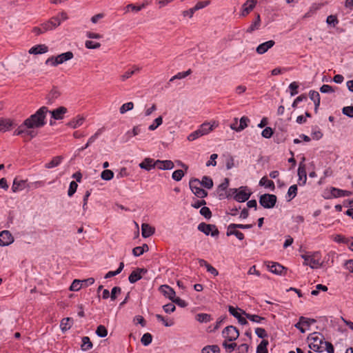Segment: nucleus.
I'll use <instances>...</instances> for the list:
<instances>
[{
	"mask_svg": "<svg viewBox=\"0 0 353 353\" xmlns=\"http://www.w3.org/2000/svg\"><path fill=\"white\" fill-rule=\"evenodd\" d=\"M49 110L46 106L40 108L34 114L25 119L23 122L15 130L14 134L21 137H35L37 132L35 128H40L46 123V118Z\"/></svg>",
	"mask_w": 353,
	"mask_h": 353,
	"instance_id": "obj_1",
	"label": "nucleus"
},
{
	"mask_svg": "<svg viewBox=\"0 0 353 353\" xmlns=\"http://www.w3.org/2000/svg\"><path fill=\"white\" fill-rule=\"evenodd\" d=\"M304 259L303 265H309L312 269H316L322 266L321 254L319 252H310L301 255Z\"/></svg>",
	"mask_w": 353,
	"mask_h": 353,
	"instance_id": "obj_2",
	"label": "nucleus"
},
{
	"mask_svg": "<svg viewBox=\"0 0 353 353\" xmlns=\"http://www.w3.org/2000/svg\"><path fill=\"white\" fill-rule=\"evenodd\" d=\"M307 340L310 342L309 347L310 349L318 352L324 351V348L322 346L324 343V337L321 334L314 332L310 334Z\"/></svg>",
	"mask_w": 353,
	"mask_h": 353,
	"instance_id": "obj_3",
	"label": "nucleus"
},
{
	"mask_svg": "<svg viewBox=\"0 0 353 353\" xmlns=\"http://www.w3.org/2000/svg\"><path fill=\"white\" fill-rule=\"evenodd\" d=\"M74 57V54L71 51H68L57 56H52L48 58L46 61V65H50L51 66L56 67L59 64H62L67 61L72 59Z\"/></svg>",
	"mask_w": 353,
	"mask_h": 353,
	"instance_id": "obj_4",
	"label": "nucleus"
},
{
	"mask_svg": "<svg viewBox=\"0 0 353 353\" xmlns=\"http://www.w3.org/2000/svg\"><path fill=\"white\" fill-rule=\"evenodd\" d=\"M190 188L195 196L203 199L208 195V192L201 188V182L197 179H193L190 181Z\"/></svg>",
	"mask_w": 353,
	"mask_h": 353,
	"instance_id": "obj_5",
	"label": "nucleus"
},
{
	"mask_svg": "<svg viewBox=\"0 0 353 353\" xmlns=\"http://www.w3.org/2000/svg\"><path fill=\"white\" fill-rule=\"evenodd\" d=\"M222 336L225 341H234L239 336V332L236 327L230 325L223 329Z\"/></svg>",
	"mask_w": 353,
	"mask_h": 353,
	"instance_id": "obj_6",
	"label": "nucleus"
},
{
	"mask_svg": "<svg viewBox=\"0 0 353 353\" xmlns=\"http://www.w3.org/2000/svg\"><path fill=\"white\" fill-rule=\"evenodd\" d=\"M276 202V196L274 194H265L260 196L259 203L265 208H273Z\"/></svg>",
	"mask_w": 353,
	"mask_h": 353,
	"instance_id": "obj_7",
	"label": "nucleus"
},
{
	"mask_svg": "<svg viewBox=\"0 0 353 353\" xmlns=\"http://www.w3.org/2000/svg\"><path fill=\"white\" fill-rule=\"evenodd\" d=\"M198 230L206 235L211 234L212 236H218L219 230L214 225L201 223L198 225Z\"/></svg>",
	"mask_w": 353,
	"mask_h": 353,
	"instance_id": "obj_8",
	"label": "nucleus"
},
{
	"mask_svg": "<svg viewBox=\"0 0 353 353\" xmlns=\"http://www.w3.org/2000/svg\"><path fill=\"white\" fill-rule=\"evenodd\" d=\"M251 192L248 190L247 187H241L239 191L234 196V199L238 202H244L250 198Z\"/></svg>",
	"mask_w": 353,
	"mask_h": 353,
	"instance_id": "obj_9",
	"label": "nucleus"
},
{
	"mask_svg": "<svg viewBox=\"0 0 353 353\" xmlns=\"http://www.w3.org/2000/svg\"><path fill=\"white\" fill-rule=\"evenodd\" d=\"M14 241L12 234L8 230H3L0 232V245H9Z\"/></svg>",
	"mask_w": 353,
	"mask_h": 353,
	"instance_id": "obj_10",
	"label": "nucleus"
},
{
	"mask_svg": "<svg viewBox=\"0 0 353 353\" xmlns=\"http://www.w3.org/2000/svg\"><path fill=\"white\" fill-rule=\"evenodd\" d=\"M256 3V0H248L245 1L242 6L241 15L242 17L247 16L255 8Z\"/></svg>",
	"mask_w": 353,
	"mask_h": 353,
	"instance_id": "obj_11",
	"label": "nucleus"
},
{
	"mask_svg": "<svg viewBox=\"0 0 353 353\" xmlns=\"http://www.w3.org/2000/svg\"><path fill=\"white\" fill-rule=\"evenodd\" d=\"M147 270L144 268H137L130 274L128 280L130 283H134L142 278V274H145Z\"/></svg>",
	"mask_w": 353,
	"mask_h": 353,
	"instance_id": "obj_12",
	"label": "nucleus"
},
{
	"mask_svg": "<svg viewBox=\"0 0 353 353\" xmlns=\"http://www.w3.org/2000/svg\"><path fill=\"white\" fill-rule=\"evenodd\" d=\"M159 291L161 293L163 294L166 298L172 301L173 299L176 296V293L174 290L167 285H162L159 287Z\"/></svg>",
	"mask_w": 353,
	"mask_h": 353,
	"instance_id": "obj_13",
	"label": "nucleus"
},
{
	"mask_svg": "<svg viewBox=\"0 0 353 353\" xmlns=\"http://www.w3.org/2000/svg\"><path fill=\"white\" fill-rule=\"evenodd\" d=\"M234 226H236L235 223H231L228 225L226 233L227 236L234 235L238 239L243 240L244 239V234L241 232L237 230L236 229L239 228Z\"/></svg>",
	"mask_w": 353,
	"mask_h": 353,
	"instance_id": "obj_14",
	"label": "nucleus"
},
{
	"mask_svg": "<svg viewBox=\"0 0 353 353\" xmlns=\"http://www.w3.org/2000/svg\"><path fill=\"white\" fill-rule=\"evenodd\" d=\"M274 44H275V42L273 40H270L266 42H264L257 46V48L256 49V52L259 54H263L265 53L266 52H268V50L269 49L272 48L274 46Z\"/></svg>",
	"mask_w": 353,
	"mask_h": 353,
	"instance_id": "obj_15",
	"label": "nucleus"
},
{
	"mask_svg": "<svg viewBox=\"0 0 353 353\" xmlns=\"http://www.w3.org/2000/svg\"><path fill=\"white\" fill-rule=\"evenodd\" d=\"M48 52V47L45 44H39L34 46L30 48L28 50L29 54H42Z\"/></svg>",
	"mask_w": 353,
	"mask_h": 353,
	"instance_id": "obj_16",
	"label": "nucleus"
},
{
	"mask_svg": "<svg viewBox=\"0 0 353 353\" xmlns=\"http://www.w3.org/2000/svg\"><path fill=\"white\" fill-rule=\"evenodd\" d=\"M268 268L270 272L274 274L279 275H285L286 274L287 269L277 263L272 262L271 265H268Z\"/></svg>",
	"mask_w": 353,
	"mask_h": 353,
	"instance_id": "obj_17",
	"label": "nucleus"
},
{
	"mask_svg": "<svg viewBox=\"0 0 353 353\" xmlns=\"http://www.w3.org/2000/svg\"><path fill=\"white\" fill-rule=\"evenodd\" d=\"M13 125V120L8 118H0V132H6L10 130Z\"/></svg>",
	"mask_w": 353,
	"mask_h": 353,
	"instance_id": "obj_18",
	"label": "nucleus"
},
{
	"mask_svg": "<svg viewBox=\"0 0 353 353\" xmlns=\"http://www.w3.org/2000/svg\"><path fill=\"white\" fill-rule=\"evenodd\" d=\"M48 112L51 114L52 117L54 119L59 120L63 118L64 114L67 112V108L61 106L52 111L49 110Z\"/></svg>",
	"mask_w": 353,
	"mask_h": 353,
	"instance_id": "obj_19",
	"label": "nucleus"
},
{
	"mask_svg": "<svg viewBox=\"0 0 353 353\" xmlns=\"http://www.w3.org/2000/svg\"><path fill=\"white\" fill-rule=\"evenodd\" d=\"M26 187V181L19 179L18 178H15L13 181V184L12 186V190L14 192H17L19 191H21L24 190Z\"/></svg>",
	"mask_w": 353,
	"mask_h": 353,
	"instance_id": "obj_20",
	"label": "nucleus"
},
{
	"mask_svg": "<svg viewBox=\"0 0 353 353\" xmlns=\"http://www.w3.org/2000/svg\"><path fill=\"white\" fill-rule=\"evenodd\" d=\"M156 166L160 170H171L174 168V163L170 160H157Z\"/></svg>",
	"mask_w": 353,
	"mask_h": 353,
	"instance_id": "obj_21",
	"label": "nucleus"
},
{
	"mask_svg": "<svg viewBox=\"0 0 353 353\" xmlns=\"http://www.w3.org/2000/svg\"><path fill=\"white\" fill-rule=\"evenodd\" d=\"M299 180L302 181L301 185H305L307 181L305 165L301 162L298 168Z\"/></svg>",
	"mask_w": 353,
	"mask_h": 353,
	"instance_id": "obj_22",
	"label": "nucleus"
},
{
	"mask_svg": "<svg viewBox=\"0 0 353 353\" xmlns=\"http://www.w3.org/2000/svg\"><path fill=\"white\" fill-rule=\"evenodd\" d=\"M154 228L148 223H143L141 225V234L144 238L152 236L154 233Z\"/></svg>",
	"mask_w": 353,
	"mask_h": 353,
	"instance_id": "obj_23",
	"label": "nucleus"
},
{
	"mask_svg": "<svg viewBox=\"0 0 353 353\" xmlns=\"http://www.w3.org/2000/svg\"><path fill=\"white\" fill-rule=\"evenodd\" d=\"M330 193L334 197L349 196L352 195V192L350 191L343 190L336 188H332Z\"/></svg>",
	"mask_w": 353,
	"mask_h": 353,
	"instance_id": "obj_24",
	"label": "nucleus"
},
{
	"mask_svg": "<svg viewBox=\"0 0 353 353\" xmlns=\"http://www.w3.org/2000/svg\"><path fill=\"white\" fill-rule=\"evenodd\" d=\"M139 166L142 169H145L146 170H150L152 168L157 167L156 161H154L153 159L150 158L145 159L140 164Z\"/></svg>",
	"mask_w": 353,
	"mask_h": 353,
	"instance_id": "obj_25",
	"label": "nucleus"
},
{
	"mask_svg": "<svg viewBox=\"0 0 353 353\" xmlns=\"http://www.w3.org/2000/svg\"><path fill=\"white\" fill-rule=\"evenodd\" d=\"M133 70H128L125 71L123 74L120 75L119 79L121 81L124 82L127 79H130L135 72H139L140 68L136 65H134Z\"/></svg>",
	"mask_w": 353,
	"mask_h": 353,
	"instance_id": "obj_26",
	"label": "nucleus"
},
{
	"mask_svg": "<svg viewBox=\"0 0 353 353\" xmlns=\"http://www.w3.org/2000/svg\"><path fill=\"white\" fill-rule=\"evenodd\" d=\"M214 124L215 122H213L212 124H210V123H203L200 125L199 130L203 136L208 134L214 130Z\"/></svg>",
	"mask_w": 353,
	"mask_h": 353,
	"instance_id": "obj_27",
	"label": "nucleus"
},
{
	"mask_svg": "<svg viewBox=\"0 0 353 353\" xmlns=\"http://www.w3.org/2000/svg\"><path fill=\"white\" fill-rule=\"evenodd\" d=\"M309 96L310 99L312 100L314 103V111L316 113L318 111L319 106L320 105V94L318 92L312 90L309 92Z\"/></svg>",
	"mask_w": 353,
	"mask_h": 353,
	"instance_id": "obj_28",
	"label": "nucleus"
},
{
	"mask_svg": "<svg viewBox=\"0 0 353 353\" xmlns=\"http://www.w3.org/2000/svg\"><path fill=\"white\" fill-rule=\"evenodd\" d=\"M72 319L69 317L64 318L61 321L60 327L63 332H65L72 327Z\"/></svg>",
	"mask_w": 353,
	"mask_h": 353,
	"instance_id": "obj_29",
	"label": "nucleus"
},
{
	"mask_svg": "<svg viewBox=\"0 0 353 353\" xmlns=\"http://www.w3.org/2000/svg\"><path fill=\"white\" fill-rule=\"evenodd\" d=\"M85 121L82 116H77L68 123V125L72 128H77L81 126Z\"/></svg>",
	"mask_w": 353,
	"mask_h": 353,
	"instance_id": "obj_30",
	"label": "nucleus"
},
{
	"mask_svg": "<svg viewBox=\"0 0 353 353\" xmlns=\"http://www.w3.org/2000/svg\"><path fill=\"white\" fill-rule=\"evenodd\" d=\"M62 159L61 156L54 157L49 163L46 164L45 167L48 169L57 167L61 163Z\"/></svg>",
	"mask_w": 353,
	"mask_h": 353,
	"instance_id": "obj_31",
	"label": "nucleus"
},
{
	"mask_svg": "<svg viewBox=\"0 0 353 353\" xmlns=\"http://www.w3.org/2000/svg\"><path fill=\"white\" fill-rule=\"evenodd\" d=\"M243 314L246 316L247 319L255 323H262L264 321H265V318L256 314H248L245 312H243Z\"/></svg>",
	"mask_w": 353,
	"mask_h": 353,
	"instance_id": "obj_32",
	"label": "nucleus"
},
{
	"mask_svg": "<svg viewBox=\"0 0 353 353\" xmlns=\"http://www.w3.org/2000/svg\"><path fill=\"white\" fill-rule=\"evenodd\" d=\"M323 4L321 3H314L311 6L309 10L305 14L303 18H308L313 15L316 10L321 8Z\"/></svg>",
	"mask_w": 353,
	"mask_h": 353,
	"instance_id": "obj_33",
	"label": "nucleus"
},
{
	"mask_svg": "<svg viewBox=\"0 0 353 353\" xmlns=\"http://www.w3.org/2000/svg\"><path fill=\"white\" fill-rule=\"evenodd\" d=\"M259 185L261 186H265V188H270L271 190H274L275 188L274 183L272 181L268 179V178L265 176H263L261 179Z\"/></svg>",
	"mask_w": 353,
	"mask_h": 353,
	"instance_id": "obj_34",
	"label": "nucleus"
},
{
	"mask_svg": "<svg viewBox=\"0 0 353 353\" xmlns=\"http://www.w3.org/2000/svg\"><path fill=\"white\" fill-rule=\"evenodd\" d=\"M92 347V343L88 336L82 338L81 349L84 351L89 350Z\"/></svg>",
	"mask_w": 353,
	"mask_h": 353,
	"instance_id": "obj_35",
	"label": "nucleus"
},
{
	"mask_svg": "<svg viewBox=\"0 0 353 353\" xmlns=\"http://www.w3.org/2000/svg\"><path fill=\"white\" fill-rule=\"evenodd\" d=\"M202 353H220V348L218 345H208L202 349Z\"/></svg>",
	"mask_w": 353,
	"mask_h": 353,
	"instance_id": "obj_36",
	"label": "nucleus"
},
{
	"mask_svg": "<svg viewBox=\"0 0 353 353\" xmlns=\"http://www.w3.org/2000/svg\"><path fill=\"white\" fill-rule=\"evenodd\" d=\"M196 319L200 323H208L212 320V318L208 314L201 313L196 314Z\"/></svg>",
	"mask_w": 353,
	"mask_h": 353,
	"instance_id": "obj_37",
	"label": "nucleus"
},
{
	"mask_svg": "<svg viewBox=\"0 0 353 353\" xmlns=\"http://www.w3.org/2000/svg\"><path fill=\"white\" fill-rule=\"evenodd\" d=\"M228 311L233 316H234L235 318H236L237 319L241 316H242L241 314H243V312L241 309L240 308H235L233 306H231L230 305L229 307H228Z\"/></svg>",
	"mask_w": 353,
	"mask_h": 353,
	"instance_id": "obj_38",
	"label": "nucleus"
},
{
	"mask_svg": "<svg viewBox=\"0 0 353 353\" xmlns=\"http://www.w3.org/2000/svg\"><path fill=\"white\" fill-rule=\"evenodd\" d=\"M201 182V185H203V187L208 188V189H211L212 187H213V181L212 180L211 178L208 177V176H203L202 178V180Z\"/></svg>",
	"mask_w": 353,
	"mask_h": 353,
	"instance_id": "obj_39",
	"label": "nucleus"
},
{
	"mask_svg": "<svg viewBox=\"0 0 353 353\" xmlns=\"http://www.w3.org/2000/svg\"><path fill=\"white\" fill-rule=\"evenodd\" d=\"M123 268H124V263H123V262H121L118 269L117 270H115V271H110V272H108L105 274V279H109L110 277H112V276H114L119 274L123 270Z\"/></svg>",
	"mask_w": 353,
	"mask_h": 353,
	"instance_id": "obj_40",
	"label": "nucleus"
},
{
	"mask_svg": "<svg viewBox=\"0 0 353 353\" xmlns=\"http://www.w3.org/2000/svg\"><path fill=\"white\" fill-rule=\"evenodd\" d=\"M268 341L263 339L261 343L257 346L256 353H268L267 346Z\"/></svg>",
	"mask_w": 353,
	"mask_h": 353,
	"instance_id": "obj_41",
	"label": "nucleus"
},
{
	"mask_svg": "<svg viewBox=\"0 0 353 353\" xmlns=\"http://www.w3.org/2000/svg\"><path fill=\"white\" fill-rule=\"evenodd\" d=\"M250 122V119L247 117H242L240 119V125L238 126L237 132H241L248 127V124Z\"/></svg>",
	"mask_w": 353,
	"mask_h": 353,
	"instance_id": "obj_42",
	"label": "nucleus"
},
{
	"mask_svg": "<svg viewBox=\"0 0 353 353\" xmlns=\"http://www.w3.org/2000/svg\"><path fill=\"white\" fill-rule=\"evenodd\" d=\"M145 248H146V250H148V246L146 244H144L143 246L136 247L132 250V254L135 256H139L143 254L145 252Z\"/></svg>",
	"mask_w": 353,
	"mask_h": 353,
	"instance_id": "obj_43",
	"label": "nucleus"
},
{
	"mask_svg": "<svg viewBox=\"0 0 353 353\" xmlns=\"http://www.w3.org/2000/svg\"><path fill=\"white\" fill-rule=\"evenodd\" d=\"M332 239L337 243H342L345 244H348L350 241V239L346 238L345 236L341 234H336L332 236Z\"/></svg>",
	"mask_w": 353,
	"mask_h": 353,
	"instance_id": "obj_44",
	"label": "nucleus"
},
{
	"mask_svg": "<svg viewBox=\"0 0 353 353\" xmlns=\"http://www.w3.org/2000/svg\"><path fill=\"white\" fill-rule=\"evenodd\" d=\"M134 108V103L132 102H128L123 104L120 108L119 112L121 114H125L126 112L131 110Z\"/></svg>",
	"mask_w": 353,
	"mask_h": 353,
	"instance_id": "obj_45",
	"label": "nucleus"
},
{
	"mask_svg": "<svg viewBox=\"0 0 353 353\" xmlns=\"http://www.w3.org/2000/svg\"><path fill=\"white\" fill-rule=\"evenodd\" d=\"M163 123V118L161 116L156 118L152 124L150 125L148 129L151 131L156 130Z\"/></svg>",
	"mask_w": 353,
	"mask_h": 353,
	"instance_id": "obj_46",
	"label": "nucleus"
},
{
	"mask_svg": "<svg viewBox=\"0 0 353 353\" xmlns=\"http://www.w3.org/2000/svg\"><path fill=\"white\" fill-rule=\"evenodd\" d=\"M96 334L99 337H105L108 335V330L104 325H100L96 330Z\"/></svg>",
	"mask_w": 353,
	"mask_h": 353,
	"instance_id": "obj_47",
	"label": "nucleus"
},
{
	"mask_svg": "<svg viewBox=\"0 0 353 353\" xmlns=\"http://www.w3.org/2000/svg\"><path fill=\"white\" fill-rule=\"evenodd\" d=\"M114 176V172L110 170H105L101 174L102 179L105 181L111 180Z\"/></svg>",
	"mask_w": 353,
	"mask_h": 353,
	"instance_id": "obj_48",
	"label": "nucleus"
},
{
	"mask_svg": "<svg viewBox=\"0 0 353 353\" xmlns=\"http://www.w3.org/2000/svg\"><path fill=\"white\" fill-rule=\"evenodd\" d=\"M85 46L88 49H98L101 47V43L99 42H94L91 40H87L85 42Z\"/></svg>",
	"mask_w": 353,
	"mask_h": 353,
	"instance_id": "obj_49",
	"label": "nucleus"
},
{
	"mask_svg": "<svg viewBox=\"0 0 353 353\" xmlns=\"http://www.w3.org/2000/svg\"><path fill=\"white\" fill-rule=\"evenodd\" d=\"M152 336L150 333L144 334L141 339V341L142 344L145 346L150 344L152 343Z\"/></svg>",
	"mask_w": 353,
	"mask_h": 353,
	"instance_id": "obj_50",
	"label": "nucleus"
},
{
	"mask_svg": "<svg viewBox=\"0 0 353 353\" xmlns=\"http://www.w3.org/2000/svg\"><path fill=\"white\" fill-rule=\"evenodd\" d=\"M41 25L43 28L42 30L44 31V32L54 30L53 23H52V21L50 19L48 21L41 23Z\"/></svg>",
	"mask_w": 353,
	"mask_h": 353,
	"instance_id": "obj_51",
	"label": "nucleus"
},
{
	"mask_svg": "<svg viewBox=\"0 0 353 353\" xmlns=\"http://www.w3.org/2000/svg\"><path fill=\"white\" fill-rule=\"evenodd\" d=\"M228 341H224L222 345L227 352H232L234 351L237 345L236 343H228Z\"/></svg>",
	"mask_w": 353,
	"mask_h": 353,
	"instance_id": "obj_52",
	"label": "nucleus"
},
{
	"mask_svg": "<svg viewBox=\"0 0 353 353\" xmlns=\"http://www.w3.org/2000/svg\"><path fill=\"white\" fill-rule=\"evenodd\" d=\"M82 287V283L81 280L75 279L73 281L72 283L71 284L70 287V290L71 291H78Z\"/></svg>",
	"mask_w": 353,
	"mask_h": 353,
	"instance_id": "obj_53",
	"label": "nucleus"
},
{
	"mask_svg": "<svg viewBox=\"0 0 353 353\" xmlns=\"http://www.w3.org/2000/svg\"><path fill=\"white\" fill-rule=\"evenodd\" d=\"M296 194H297V185H291L289 188L288 191V195L290 197L289 200L290 201L291 199L294 198L296 196Z\"/></svg>",
	"mask_w": 353,
	"mask_h": 353,
	"instance_id": "obj_54",
	"label": "nucleus"
},
{
	"mask_svg": "<svg viewBox=\"0 0 353 353\" xmlns=\"http://www.w3.org/2000/svg\"><path fill=\"white\" fill-rule=\"evenodd\" d=\"M190 73H191V70H188L186 72H179L176 75L173 76L170 79V81H172L174 79H183V78L186 77L187 76H188Z\"/></svg>",
	"mask_w": 353,
	"mask_h": 353,
	"instance_id": "obj_55",
	"label": "nucleus"
},
{
	"mask_svg": "<svg viewBox=\"0 0 353 353\" xmlns=\"http://www.w3.org/2000/svg\"><path fill=\"white\" fill-rule=\"evenodd\" d=\"M183 176L184 172L182 170H176L172 173V177L174 180L179 181L181 180Z\"/></svg>",
	"mask_w": 353,
	"mask_h": 353,
	"instance_id": "obj_56",
	"label": "nucleus"
},
{
	"mask_svg": "<svg viewBox=\"0 0 353 353\" xmlns=\"http://www.w3.org/2000/svg\"><path fill=\"white\" fill-rule=\"evenodd\" d=\"M202 136L203 135L201 134L200 130L198 129L188 135V140L190 141H193Z\"/></svg>",
	"mask_w": 353,
	"mask_h": 353,
	"instance_id": "obj_57",
	"label": "nucleus"
},
{
	"mask_svg": "<svg viewBox=\"0 0 353 353\" xmlns=\"http://www.w3.org/2000/svg\"><path fill=\"white\" fill-rule=\"evenodd\" d=\"M210 3V1L209 0H207V1H199L196 3V5L192 7L194 8V10L196 11L200 10V9H202L205 7H206L207 6H208L209 4Z\"/></svg>",
	"mask_w": 353,
	"mask_h": 353,
	"instance_id": "obj_58",
	"label": "nucleus"
},
{
	"mask_svg": "<svg viewBox=\"0 0 353 353\" xmlns=\"http://www.w3.org/2000/svg\"><path fill=\"white\" fill-rule=\"evenodd\" d=\"M299 319L301 323H302V325L303 326H307V327H310L311 324L316 322V321L313 319H308L304 316H301Z\"/></svg>",
	"mask_w": 353,
	"mask_h": 353,
	"instance_id": "obj_59",
	"label": "nucleus"
},
{
	"mask_svg": "<svg viewBox=\"0 0 353 353\" xmlns=\"http://www.w3.org/2000/svg\"><path fill=\"white\" fill-rule=\"evenodd\" d=\"M273 130L270 127H266L261 132L263 137L269 139L273 135Z\"/></svg>",
	"mask_w": 353,
	"mask_h": 353,
	"instance_id": "obj_60",
	"label": "nucleus"
},
{
	"mask_svg": "<svg viewBox=\"0 0 353 353\" xmlns=\"http://www.w3.org/2000/svg\"><path fill=\"white\" fill-rule=\"evenodd\" d=\"M77 187H78V185L75 181H73L70 182L69 190L68 192V194L69 196H72L75 193V192L77 191Z\"/></svg>",
	"mask_w": 353,
	"mask_h": 353,
	"instance_id": "obj_61",
	"label": "nucleus"
},
{
	"mask_svg": "<svg viewBox=\"0 0 353 353\" xmlns=\"http://www.w3.org/2000/svg\"><path fill=\"white\" fill-rule=\"evenodd\" d=\"M141 132V128L139 125L134 126L131 131H128L126 134L129 137H135Z\"/></svg>",
	"mask_w": 353,
	"mask_h": 353,
	"instance_id": "obj_62",
	"label": "nucleus"
},
{
	"mask_svg": "<svg viewBox=\"0 0 353 353\" xmlns=\"http://www.w3.org/2000/svg\"><path fill=\"white\" fill-rule=\"evenodd\" d=\"M326 22L329 25H332L334 27L338 24L339 20L335 15H329L327 17Z\"/></svg>",
	"mask_w": 353,
	"mask_h": 353,
	"instance_id": "obj_63",
	"label": "nucleus"
},
{
	"mask_svg": "<svg viewBox=\"0 0 353 353\" xmlns=\"http://www.w3.org/2000/svg\"><path fill=\"white\" fill-rule=\"evenodd\" d=\"M342 112L347 117L353 118V106H345L342 109Z\"/></svg>",
	"mask_w": 353,
	"mask_h": 353,
	"instance_id": "obj_64",
	"label": "nucleus"
}]
</instances>
